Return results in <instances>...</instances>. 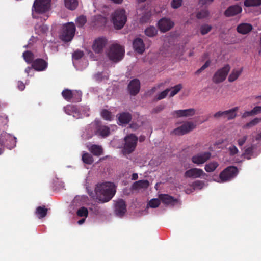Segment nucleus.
Masks as SVG:
<instances>
[{"mask_svg":"<svg viewBox=\"0 0 261 261\" xmlns=\"http://www.w3.org/2000/svg\"><path fill=\"white\" fill-rule=\"evenodd\" d=\"M115 186L111 182L97 184L95 188L94 192L88 191L92 198L101 203L110 201L115 194Z\"/></svg>","mask_w":261,"mask_h":261,"instance_id":"1","label":"nucleus"},{"mask_svg":"<svg viewBox=\"0 0 261 261\" xmlns=\"http://www.w3.org/2000/svg\"><path fill=\"white\" fill-rule=\"evenodd\" d=\"M50 1L51 0H35L32 9L33 17H39L37 14L43 15V19L46 20L49 16Z\"/></svg>","mask_w":261,"mask_h":261,"instance_id":"2","label":"nucleus"},{"mask_svg":"<svg viewBox=\"0 0 261 261\" xmlns=\"http://www.w3.org/2000/svg\"><path fill=\"white\" fill-rule=\"evenodd\" d=\"M124 52L123 46L115 43L109 47L107 52V55L111 61L117 62L122 59L124 55Z\"/></svg>","mask_w":261,"mask_h":261,"instance_id":"3","label":"nucleus"},{"mask_svg":"<svg viewBox=\"0 0 261 261\" xmlns=\"http://www.w3.org/2000/svg\"><path fill=\"white\" fill-rule=\"evenodd\" d=\"M138 141V138L133 134L126 136L124 138V143L121 150L124 155L132 153L135 149Z\"/></svg>","mask_w":261,"mask_h":261,"instance_id":"4","label":"nucleus"},{"mask_svg":"<svg viewBox=\"0 0 261 261\" xmlns=\"http://www.w3.org/2000/svg\"><path fill=\"white\" fill-rule=\"evenodd\" d=\"M114 27L120 29L123 27L127 20L125 11L124 9L116 10L111 15Z\"/></svg>","mask_w":261,"mask_h":261,"instance_id":"5","label":"nucleus"},{"mask_svg":"<svg viewBox=\"0 0 261 261\" xmlns=\"http://www.w3.org/2000/svg\"><path fill=\"white\" fill-rule=\"evenodd\" d=\"M16 138L10 134L5 132L0 133V154L3 151L4 145L9 148H13L16 146Z\"/></svg>","mask_w":261,"mask_h":261,"instance_id":"6","label":"nucleus"},{"mask_svg":"<svg viewBox=\"0 0 261 261\" xmlns=\"http://www.w3.org/2000/svg\"><path fill=\"white\" fill-rule=\"evenodd\" d=\"M75 26L73 22H68L63 26L61 39L64 41H71L74 36Z\"/></svg>","mask_w":261,"mask_h":261,"instance_id":"7","label":"nucleus"},{"mask_svg":"<svg viewBox=\"0 0 261 261\" xmlns=\"http://www.w3.org/2000/svg\"><path fill=\"white\" fill-rule=\"evenodd\" d=\"M196 127V124L192 122H185L182 123L181 125L173 129L172 132V134L177 136L184 135L192 131Z\"/></svg>","mask_w":261,"mask_h":261,"instance_id":"8","label":"nucleus"},{"mask_svg":"<svg viewBox=\"0 0 261 261\" xmlns=\"http://www.w3.org/2000/svg\"><path fill=\"white\" fill-rule=\"evenodd\" d=\"M230 70V66L229 64L225 65L214 74L213 77V82L215 83H220L223 82L226 79Z\"/></svg>","mask_w":261,"mask_h":261,"instance_id":"9","label":"nucleus"},{"mask_svg":"<svg viewBox=\"0 0 261 261\" xmlns=\"http://www.w3.org/2000/svg\"><path fill=\"white\" fill-rule=\"evenodd\" d=\"M238 110L239 108L238 107H236L226 111H219L214 114L213 117L216 119L222 118H226L228 120L233 119L237 116Z\"/></svg>","mask_w":261,"mask_h":261,"instance_id":"10","label":"nucleus"},{"mask_svg":"<svg viewBox=\"0 0 261 261\" xmlns=\"http://www.w3.org/2000/svg\"><path fill=\"white\" fill-rule=\"evenodd\" d=\"M238 173V169L233 166H230L225 169L220 174L221 182H225L230 180L235 177Z\"/></svg>","mask_w":261,"mask_h":261,"instance_id":"11","label":"nucleus"},{"mask_svg":"<svg viewBox=\"0 0 261 261\" xmlns=\"http://www.w3.org/2000/svg\"><path fill=\"white\" fill-rule=\"evenodd\" d=\"M211 153L209 152H204L194 154L191 158L192 162L197 165L205 163L210 159Z\"/></svg>","mask_w":261,"mask_h":261,"instance_id":"12","label":"nucleus"},{"mask_svg":"<svg viewBox=\"0 0 261 261\" xmlns=\"http://www.w3.org/2000/svg\"><path fill=\"white\" fill-rule=\"evenodd\" d=\"M107 40L104 37H98L95 39L93 43L92 48L97 54L101 53L107 44Z\"/></svg>","mask_w":261,"mask_h":261,"instance_id":"13","label":"nucleus"},{"mask_svg":"<svg viewBox=\"0 0 261 261\" xmlns=\"http://www.w3.org/2000/svg\"><path fill=\"white\" fill-rule=\"evenodd\" d=\"M205 173L203 171L199 168H192L187 170L185 173V176L186 177L197 178L204 176Z\"/></svg>","mask_w":261,"mask_h":261,"instance_id":"14","label":"nucleus"},{"mask_svg":"<svg viewBox=\"0 0 261 261\" xmlns=\"http://www.w3.org/2000/svg\"><path fill=\"white\" fill-rule=\"evenodd\" d=\"M243 69L242 66L233 68L228 75V81L231 83L236 81L242 74Z\"/></svg>","mask_w":261,"mask_h":261,"instance_id":"15","label":"nucleus"},{"mask_svg":"<svg viewBox=\"0 0 261 261\" xmlns=\"http://www.w3.org/2000/svg\"><path fill=\"white\" fill-rule=\"evenodd\" d=\"M195 112L194 109H189L174 111L172 113V114L174 118H178L193 116L195 114Z\"/></svg>","mask_w":261,"mask_h":261,"instance_id":"16","label":"nucleus"},{"mask_svg":"<svg viewBox=\"0 0 261 261\" xmlns=\"http://www.w3.org/2000/svg\"><path fill=\"white\" fill-rule=\"evenodd\" d=\"M160 30L165 32L169 30L174 25V23L167 18H162L158 22Z\"/></svg>","mask_w":261,"mask_h":261,"instance_id":"17","label":"nucleus"},{"mask_svg":"<svg viewBox=\"0 0 261 261\" xmlns=\"http://www.w3.org/2000/svg\"><path fill=\"white\" fill-rule=\"evenodd\" d=\"M64 111L68 115H72L73 117L79 119L82 117L83 115L74 106L68 105L64 108Z\"/></svg>","mask_w":261,"mask_h":261,"instance_id":"18","label":"nucleus"},{"mask_svg":"<svg viewBox=\"0 0 261 261\" xmlns=\"http://www.w3.org/2000/svg\"><path fill=\"white\" fill-rule=\"evenodd\" d=\"M242 11V7L239 5H233L229 7L225 11L224 15L226 17L234 16Z\"/></svg>","mask_w":261,"mask_h":261,"instance_id":"19","label":"nucleus"},{"mask_svg":"<svg viewBox=\"0 0 261 261\" xmlns=\"http://www.w3.org/2000/svg\"><path fill=\"white\" fill-rule=\"evenodd\" d=\"M134 50L139 54H142L145 50V45L142 39L137 38L133 43Z\"/></svg>","mask_w":261,"mask_h":261,"instance_id":"20","label":"nucleus"},{"mask_svg":"<svg viewBox=\"0 0 261 261\" xmlns=\"http://www.w3.org/2000/svg\"><path fill=\"white\" fill-rule=\"evenodd\" d=\"M128 88L132 95H136L140 90V81L137 79H134L132 80L128 85Z\"/></svg>","mask_w":261,"mask_h":261,"instance_id":"21","label":"nucleus"},{"mask_svg":"<svg viewBox=\"0 0 261 261\" xmlns=\"http://www.w3.org/2000/svg\"><path fill=\"white\" fill-rule=\"evenodd\" d=\"M99 121L95 120L92 124L93 125H96L98 127L96 134L102 137H106L110 134V129L106 126H98Z\"/></svg>","mask_w":261,"mask_h":261,"instance_id":"22","label":"nucleus"},{"mask_svg":"<svg viewBox=\"0 0 261 261\" xmlns=\"http://www.w3.org/2000/svg\"><path fill=\"white\" fill-rule=\"evenodd\" d=\"M159 198L162 202L167 205H174L178 203V200L168 194H161Z\"/></svg>","mask_w":261,"mask_h":261,"instance_id":"23","label":"nucleus"},{"mask_svg":"<svg viewBox=\"0 0 261 261\" xmlns=\"http://www.w3.org/2000/svg\"><path fill=\"white\" fill-rule=\"evenodd\" d=\"M115 212L117 215L121 216L126 212V205L125 202L120 199L118 200L115 205Z\"/></svg>","mask_w":261,"mask_h":261,"instance_id":"24","label":"nucleus"},{"mask_svg":"<svg viewBox=\"0 0 261 261\" xmlns=\"http://www.w3.org/2000/svg\"><path fill=\"white\" fill-rule=\"evenodd\" d=\"M33 67L37 71L44 70L47 67V63L43 59H37L33 63Z\"/></svg>","mask_w":261,"mask_h":261,"instance_id":"25","label":"nucleus"},{"mask_svg":"<svg viewBox=\"0 0 261 261\" xmlns=\"http://www.w3.org/2000/svg\"><path fill=\"white\" fill-rule=\"evenodd\" d=\"M252 29V27L249 23H242L237 27V31L242 34H246L249 33Z\"/></svg>","mask_w":261,"mask_h":261,"instance_id":"26","label":"nucleus"},{"mask_svg":"<svg viewBox=\"0 0 261 261\" xmlns=\"http://www.w3.org/2000/svg\"><path fill=\"white\" fill-rule=\"evenodd\" d=\"M88 150L95 155H100L102 153V148L100 146L96 145H88Z\"/></svg>","mask_w":261,"mask_h":261,"instance_id":"27","label":"nucleus"},{"mask_svg":"<svg viewBox=\"0 0 261 261\" xmlns=\"http://www.w3.org/2000/svg\"><path fill=\"white\" fill-rule=\"evenodd\" d=\"M131 115L128 113H122L118 117L119 122L121 124L128 123L131 120Z\"/></svg>","mask_w":261,"mask_h":261,"instance_id":"28","label":"nucleus"},{"mask_svg":"<svg viewBox=\"0 0 261 261\" xmlns=\"http://www.w3.org/2000/svg\"><path fill=\"white\" fill-rule=\"evenodd\" d=\"M149 186V182L147 180H142L136 181L133 185L134 189H140L142 188H146Z\"/></svg>","mask_w":261,"mask_h":261,"instance_id":"29","label":"nucleus"},{"mask_svg":"<svg viewBox=\"0 0 261 261\" xmlns=\"http://www.w3.org/2000/svg\"><path fill=\"white\" fill-rule=\"evenodd\" d=\"M65 7L71 10H74L78 6L77 0H64Z\"/></svg>","mask_w":261,"mask_h":261,"instance_id":"30","label":"nucleus"},{"mask_svg":"<svg viewBox=\"0 0 261 261\" xmlns=\"http://www.w3.org/2000/svg\"><path fill=\"white\" fill-rule=\"evenodd\" d=\"M218 165L219 164L217 162H211L205 165L204 169L206 172H211L214 171Z\"/></svg>","mask_w":261,"mask_h":261,"instance_id":"31","label":"nucleus"},{"mask_svg":"<svg viewBox=\"0 0 261 261\" xmlns=\"http://www.w3.org/2000/svg\"><path fill=\"white\" fill-rule=\"evenodd\" d=\"M47 209L45 206H39L36 208V214L39 218L44 217L47 214Z\"/></svg>","mask_w":261,"mask_h":261,"instance_id":"32","label":"nucleus"},{"mask_svg":"<svg viewBox=\"0 0 261 261\" xmlns=\"http://www.w3.org/2000/svg\"><path fill=\"white\" fill-rule=\"evenodd\" d=\"M72 91L69 89H65L62 91V95L65 99L68 101L72 102V99H73Z\"/></svg>","mask_w":261,"mask_h":261,"instance_id":"33","label":"nucleus"},{"mask_svg":"<svg viewBox=\"0 0 261 261\" xmlns=\"http://www.w3.org/2000/svg\"><path fill=\"white\" fill-rule=\"evenodd\" d=\"M261 5V0H245L244 5L246 7H256Z\"/></svg>","mask_w":261,"mask_h":261,"instance_id":"34","label":"nucleus"},{"mask_svg":"<svg viewBox=\"0 0 261 261\" xmlns=\"http://www.w3.org/2000/svg\"><path fill=\"white\" fill-rule=\"evenodd\" d=\"M260 122H261L260 118H255L253 119V120H252L251 121H250L249 122L246 124L244 125V128H251V127L255 126L256 125H257Z\"/></svg>","mask_w":261,"mask_h":261,"instance_id":"35","label":"nucleus"},{"mask_svg":"<svg viewBox=\"0 0 261 261\" xmlns=\"http://www.w3.org/2000/svg\"><path fill=\"white\" fill-rule=\"evenodd\" d=\"M82 159L84 163L87 164H91L93 162L92 155L86 152L83 154Z\"/></svg>","mask_w":261,"mask_h":261,"instance_id":"36","label":"nucleus"},{"mask_svg":"<svg viewBox=\"0 0 261 261\" xmlns=\"http://www.w3.org/2000/svg\"><path fill=\"white\" fill-rule=\"evenodd\" d=\"M182 88V85L178 84L169 89L170 97H173L176 95Z\"/></svg>","mask_w":261,"mask_h":261,"instance_id":"37","label":"nucleus"},{"mask_svg":"<svg viewBox=\"0 0 261 261\" xmlns=\"http://www.w3.org/2000/svg\"><path fill=\"white\" fill-rule=\"evenodd\" d=\"M145 33L149 37H153L157 34V30L154 27H150L145 30Z\"/></svg>","mask_w":261,"mask_h":261,"instance_id":"38","label":"nucleus"},{"mask_svg":"<svg viewBox=\"0 0 261 261\" xmlns=\"http://www.w3.org/2000/svg\"><path fill=\"white\" fill-rule=\"evenodd\" d=\"M72 94V102H79L81 100L82 92L81 91L73 90Z\"/></svg>","mask_w":261,"mask_h":261,"instance_id":"39","label":"nucleus"},{"mask_svg":"<svg viewBox=\"0 0 261 261\" xmlns=\"http://www.w3.org/2000/svg\"><path fill=\"white\" fill-rule=\"evenodd\" d=\"M192 186L193 190H201L205 187V184L203 181L196 180L192 183Z\"/></svg>","mask_w":261,"mask_h":261,"instance_id":"40","label":"nucleus"},{"mask_svg":"<svg viewBox=\"0 0 261 261\" xmlns=\"http://www.w3.org/2000/svg\"><path fill=\"white\" fill-rule=\"evenodd\" d=\"M88 211L87 208L82 207L79 208L77 211V215L79 217H84L86 218L88 216Z\"/></svg>","mask_w":261,"mask_h":261,"instance_id":"41","label":"nucleus"},{"mask_svg":"<svg viewBox=\"0 0 261 261\" xmlns=\"http://www.w3.org/2000/svg\"><path fill=\"white\" fill-rule=\"evenodd\" d=\"M101 117L106 120L110 121L112 118L111 113L107 110H102L101 112Z\"/></svg>","mask_w":261,"mask_h":261,"instance_id":"42","label":"nucleus"},{"mask_svg":"<svg viewBox=\"0 0 261 261\" xmlns=\"http://www.w3.org/2000/svg\"><path fill=\"white\" fill-rule=\"evenodd\" d=\"M86 21L87 19L86 17L84 16H80L76 18L75 22L78 27H81L85 24Z\"/></svg>","mask_w":261,"mask_h":261,"instance_id":"43","label":"nucleus"},{"mask_svg":"<svg viewBox=\"0 0 261 261\" xmlns=\"http://www.w3.org/2000/svg\"><path fill=\"white\" fill-rule=\"evenodd\" d=\"M23 57L25 61L28 63H31L33 59V55L30 51H25L23 54Z\"/></svg>","mask_w":261,"mask_h":261,"instance_id":"44","label":"nucleus"},{"mask_svg":"<svg viewBox=\"0 0 261 261\" xmlns=\"http://www.w3.org/2000/svg\"><path fill=\"white\" fill-rule=\"evenodd\" d=\"M48 27L45 25H41L40 26H39L38 27L35 28V30L37 32V33L38 34H45L48 31Z\"/></svg>","mask_w":261,"mask_h":261,"instance_id":"45","label":"nucleus"},{"mask_svg":"<svg viewBox=\"0 0 261 261\" xmlns=\"http://www.w3.org/2000/svg\"><path fill=\"white\" fill-rule=\"evenodd\" d=\"M160 200L157 198L152 199L149 201L148 205L152 208L157 207L160 204Z\"/></svg>","mask_w":261,"mask_h":261,"instance_id":"46","label":"nucleus"},{"mask_svg":"<svg viewBox=\"0 0 261 261\" xmlns=\"http://www.w3.org/2000/svg\"><path fill=\"white\" fill-rule=\"evenodd\" d=\"M209 15V12L207 10H202L197 14V17L198 19H202L207 17Z\"/></svg>","mask_w":261,"mask_h":261,"instance_id":"47","label":"nucleus"},{"mask_svg":"<svg viewBox=\"0 0 261 261\" xmlns=\"http://www.w3.org/2000/svg\"><path fill=\"white\" fill-rule=\"evenodd\" d=\"M229 153L230 155H236L238 153V149L237 147L234 145L230 146L228 148Z\"/></svg>","mask_w":261,"mask_h":261,"instance_id":"48","label":"nucleus"},{"mask_svg":"<svg viewBox=\"0 0 261 261\" xmlns=\"http://www.w3.org/2000/svg\"><path fill=\"white\" fill-rule=\"evenodd\" d=\"M212 29L211 26L208 25H203L200 28V32L201 34L205 35L211 31Z\"/></svg>","mask_w":261,"mask_h":261,"instance_id":"49","label":"nucleus"},{"mask_svg":"<svg viewBox=\"0 0 261 261\" xmlns=\"http://www.w3.org/2000/svg\"><path fill=\"white\" fill-rule=\"evenodd\" d=\"M182 0H172L171 3V7L174 9H177L181 6Z\"/></svg>","mask_w":261,"mask_h":261,"instance_id":"50","label":"nucleus"},{"mask_svg":"<svg viewBox=\"0 0 261 261\" xmlns=\"http://www.w3.org/2000/svg\"><path fill=\"white\" fill-rule=\"evenodd\" d=\"M169 92V89H167L158 94L157 99L161 100L164 98Z\"/></svg>","mask_w":261,"mask_h":261,"instance_id":"51","label":"nucleus"},{"mask_svg":"<svg viewBox=\"0 0 261 261\" xmlns=\"http://www.w3.org/2000/svg\"><path fill=\"white\" fill-rule=\"evenodd\" d=\"M84 54L82 51H76L72 55V57L74 59L78 60L82 58Z\"/></svg>","mask_w":261,"mask_h":261,"instance_id":"52","label":"nucleus"},{"mask_svg":"<svg viewBox=\"0 0 261 261\" xmlns=\"http://www.w3.org/2000/svg\"><path fill=\"white\" fill-rule=\"evenodd\" d=\"M247 136H243L239 138L237 140V142L238 145L240 146H242L243 145H244V143L246 141Z\"/></svg>","mask_w":261,"mask_h":261,"instance_id":"53","label":"nucleus"},{"mask_svg":"<svg viewBox=\"0 0 261 261\" xmlns=\"http://www.w3.org/2000/svg\"><path fill=\"white\" fill-rule=\"evenodd\" d=\"M214 0H199V4L202 6H206L211 4Z\"/></svg>","mask_w":261,"mask_h":261,"instance_id":"54","label":"nucleus"},{"mask_svg":"<svg viewBox=\"0 0 261 261\" xmlns=\"http://www.w3.org/2000/svg\"><path fill=\"white\" fill-rule=\"evenodd\" d=\"M210 65V61H206L204 64L197 71L196 73H199L201 72L202 71L206 69L207 67H208Z\"/></svg>","mask_w":261,"mask_h":261,"instance_id":"55","label":"nucleus"},{"mask_svg":"<svg viewBox=\"0 0 261 261\" xmlns=\"http://www.w3.org/2000/svg\"><path fill=\"white\" fill-rule=\"evenodd\" d=\"M253 113L254 115H256L261 113V106H256L253 109Z\"/></svg>","mask_w":261,"mask_h":261,"instance_id":"56","label":"nucleus"},{"mask_svg":"<svg viewBox=\"0 0 261 261\" xmlns=\"http://www.w3.org/2000/svg\"><path fill=\"white\" fill-rule=\"evenodd\" d=\"M253 137V142L254 141H261V132L258 134H256L255 135H252Z\"/></svg>","mask_w":261,"mask_h":261,"instance_id":"57","label":"nucleus"},{"mask_svg":"<svg viewBox=\"0 0 261 261\" xmlns=\"http://www.w3.org/2000/svg\"><path fill=\"white\" fill-rule=\"evenodd\" d=\"M164 108H165L164 105H160L158 106L155 108L154 109L153 112H155V113L160 112L161 111L163 110L164 109Z\"/></svg>","mask_w":261,"mask_h":261,"instance_id":"58","label":"nucleus"},{"mask_svg":"<svg viewBox=\"0 0 261 261\" xmlns=\"http://www.w3.org/2000/svg\"><path fill=\"white\" fill-rule=\"evenodd\" d=\"M252 115H254V114L253 113V111L252 110L251 111L245 112L243 114L242 117H248V116H252Z\"/></svg>","mask_w":261,"mask_h":261,"instance_id":"59","label":"nucleus"},{"mask_svg":"<svg viewBox=\"0 0 261 261\" xmlns=\"http://www.w3.org/2000/svg\"><path fill=\"white\" fill-rule=\"evenodd\" d=\"M18 87L20 90H23L25 88V85L22 82H18Z\"/></svg>","mask_w":261,"mask_h":261,"instance_id":"60","label":"nucleus"},{"mask_svg":"<svg viewBox=\"0 0 261 261\" xmlns=\"http://www.w3.org/2000/svg\"><path fill=\"white\" fill-rule=\"evenodd\" d=\"M146 16H147V18H145V17H142L141 19H140V21L142 22H146L147 19H148L150 16V14L149 13H147L146 14Z\"/></svg>","mask_w":261,"mask_h":261,"instance_id":"61","label":"nucleus"},{"mask_svg":"<svg viewBox=\"0 0 261 261\" xmlns=\"http://www.w3.org/2000/svg\"><path fill=\"white\" fill-rule=\"evenodd\" d=\"M85 219L84 217L83 218H82V219L80 220L78 222H77V223L79 224V225H82V224H83L85 221Z\"/></svg>","mask_w":261,"mask_h":261,"instance_id":"62","label":"nucleus"},{"mask_svg":"<svg viewBox=\"0 0 261 261\" xmlns=\"http://www.w3.org/2000/svg\"><path fill=\"white\" fill-rule=\"evenodd\" d=\"M138 174L137 173H133L132 175V180H136L138 178Z\"/></svg>","mask_w":261,"mask_h":261,"instance_id":"63","label":"nucleus"},{"mask_svg":"<svg viewBox=\"0 0 261 261\" xmlns=\"http://www.w3.org/2000/svg\"><path fill=\"white\" fill-rule=\"evenodd\" d=\"M101 73H98L95 76V77L96 80H102V77H100L101 76Z\"/></svg>","mask_w":261,"mask_h":261,"instance_id":"64","label":"nucleus"}]
</instances>
